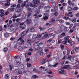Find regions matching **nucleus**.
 Wrapping results in <instances>:
<instances>
[{
    "instance_id": "1",
    "label": "nucleus",
    "mask_w": 79,
    "mask_h": 79,
    "mask_svg": "<svg viewBox=\"0 0 79 79\" xmlns=\"http://www.w3.org/2000/svg\"><path fill=\"white\" fill-rule=\"evenodd\" d=\"M28 0H26V1H25L24 2V3L23 4H22L21 5L22 7H23V6H24L26 5V7H29V2H28Z\"/></svg>"
},
{
    "instance_id": "2",
    "label": "nucleus",
    "mask_w": 79,
    "mask_h": 79,
    "mask_svg": "<svg viewBox=\"0 0 79 79\" xmlns=\"http://www.w3.org/2000/svg\"><path fill=\"white\" fill-rule=\"evenodd\" d=\"M45 67H43V69H41V72L44 74H48V71H47V69H45Z\"/></svg>"
},
{
    "instance_id": "3",
    "label": "nucleus",
    "mask_w": 79,
    "mask_h": 79,
    "mask_svg": "<svg viewBox=\"0 0 79 79\" xmlns=\"http://www.w3.org/2000/svg\"><path fill=\"white\" fill-rule=\"evenodd\" d=\"M67 42L69 43L70 45H72V44H71V40H65L63 42V44H67Z\"/></svg>"
},
{
    "instance_id": "4",
    "label": "nucleus",
    "mask_w": 79,
    "mask_h": 79,
    "mask_svg": "<svg viewBox=\"0 0 79 79\" xmlns=\"http://www.w3.org/2000/svg\"><path fill=\"white\" fill-rule=\"evenodd\" d=\"M38 45V47L40 48H43L44 47V44L42 43V42H41L40 43L37 44Z\"/></svg>"
},
{
    "instance_id": "5",
    "label": "nucleus",
    "mask_w": 79,
    "mask_h": 79,
    "mask_svg": "<svg viewBox=\"0 0 79 79\" xmlns=\"http://www.w3.org/2000/svg\"><path fill=\"white\" fill-rule=\"evenodd\" d=\"M48 63V67H54V68H55L57 65H58V63H56L54 65H52L49 64V63Z\"/></svg>"
},
{
    "instance_id": "6",
    "label": "nucleus",
    "mask_w": 79,
    "mask_h": 79,
    "mask_svg": "<svg viewBox=\"0 0 79 79\" xmlns=\"http://www.w3.org/2000/svg\"><path fill=\"white\" fill-rule=\"evenodd\" d=\"M34 50H35L36 51H37V50H39V49H40V48L38 44H37L34 47Z\"/></svg>"
},
{
    "instance_id": "7",
    "label": "nucleus",
    "mask_w": 79,
    "mask_h": 79,
    "mask_svg": "<svg viewBox=\"0 0 79 79\" xmlns=\"http://www.w3.org/2000/svg\"><path fill=\"white\" fill-rule=\"evenodd\" d=\"M33 3L34 4H36L37 3H40V0H33Z\"/></svg>"
},
{
    "instance_id": "8",
    "label": "nucleus",
    "mask_w": 79,
    "mask_h": 79,
    "mask_svg": "<svg viewBox=\"0 0 79 79\" xmlns=\"http://www.w3.org/2000/svg\"><path fill=\"white\" fill-rule=\"evenodd\" d=\"M58 74H63L64 73V70H59L58 72Z\"/></svg>"
},
{
    "instance_id": "9",
    "label": "nucleus",
    "mask_w": 79,
    "mask_h": 79,
    "mask_svg": "<svg viewBox=\"0 0 79 79\" xmlns=\"http://www.w3.org/2000/svg\"><path fill=\"white\" fill-rule=\"evenodd\" d=\"M14 64L15 65H16V67H18V66H19L20 64V62L18 61H15Z\"/></svg>"
},
{
    "instance_id": "10",
    "label": "nucleus",
    "mask_w": 79,
    "mask_h": 79,
    "mask_svg": "<svg viewBox=\"0 0 79 79\" xmlns=\"http://www.w3.org/2000/svg\"><path fill=\"white\" fill-rule=\"evenodd\" d=\"M24 44V41L23 39H21L20 40V42L18 43V44L19 45H22Z\"/></svg>"
},
{
    "instance_id": "11",
    "label": "nucleus",
    "mask_w": 79,
    "mask_h": 79,
    "mask_svg": "<svg viewBox=\"0 0 79 79\" xmlns=\"http://www.w3.org/2000/svg\"><path fill=\"white\" fill-rule=\"evenodd\" d=\"M26 22L27 24H30L32 23V20L31 19H27V20Z\"/></svg>"
},
{
    "instance_id": "12",
    "label": "nucleus",
    "mask_w": 79,
    "mask_h": 79,
    "mask_svg": "<svg viewBox=\"0 0 79 79\" xmlns=\"http://www.w3.org/2000/svg\"><path fill=\"white\" fill-rule=\"evenodd\" d=\"M4 11L3 9H1L0 10V14L2 15V16H4L5 15V14L4 13Z\"/></svg>"
},
{
    "instance_id": "13",
    "label": "nucleus",
    "mask_w": 79,
    "mask_h": 79,
    "mask_svg": "<svg viewBox=\"0 0 79 79\" xmlns=\"http://www.w3.org/2000/svg\"><path fill=\"white\" fill-rule=\"evenodd\" d=\"M24 65L23 64H21L19 66V69H24Z\"/></svg>"
},
{
    "instance_id": "14",
    "label": "nucleus",
    "mask_w": 79,
    "mask_h": 79,
    "mask_svg": "<svg viewBox=\"0 0 79 79\" xmlns=\"http://www.w3.org/2000/svg\"><path fill=\"white\" fill-rule=\"evenodd\" d=\"M63 18L65 20H68V19H69V21H71V19H70L69 18L66 16H64V17H63Z\"/></svg>"
},
{
    "instance_id": "15",
    "label": "nucleus",
    "mask_w": 79,
    "mask_h": 79,
    "mask_svg": "<svg viewBox=\"0 0 79 79\" xmlns=\"http://www.w3.org/2000/svg\"><path fill=\"white\" fill-rule=\"evenodd\" d=\"M27 45L28 47H30V48H31V43H28L27 44Z\"/></svg>"
},
{
    "instance_id": "16",
    "label": "nucleus",
    "mask_w": 79,
    "mask_h": 79,
    "mask_svg": "<svg viewBox=\"0 0 79 79\" xmlns=\"http://www.w3.org/2000/svg\"><path fill=\"white\" fill-rule=\"evenodd\" d=\"M50 6H45L44 7L45 10H46V9H48V10L47 11V12H49V10H50Z\"/></svg>"
},
{
    "instance_id": "17",
    "label": "nucleus",
    "mask_w": 79,
    "mask_h": 79,
    "mask_svg": "<svg viewBox=\"0 0 79 79\" xmlns=\"http://www.w3.org/2000/svg\"><path fill=\"white\" fill-rule=\"evenodd\" d=\"M40 52V55L42 56L44 55V53L43 52V50H40L39 51Z\"/></svg>"
},
{
    "instance_id": "18",
    "label": "nucleus",
    "mask_w": 79,
    "mask_h": 79,
    "mask_svg": "<svg viewBox=\"0 0 79 79\" xmlns=\"http://www.w3.org/2000/svg\"><path fill=\"white\" fill-rule=\"evenodd\" d=\"M69 66H70L69 65H67L65 66H64L63 68L64 69H69Z\"/></svg>"
},
{
    "instance_id": "19",
    "label": "nucleus",
    "mask_w": 79,
    "mask_h": 79,
    "mask_svg": "<svg viewBox=\"0 0 79 79\" xmlns=\"http://www.w3.org/2000/svg\"><path fill=\"white\" fill-rule=\"evenodd\" d=\"M35 31V29L34 27H31L30 28V32H34Z\"/></svg>"
},
{
    "instance_id": "20",
    "label": "nucleus",
    "mask_w": 79,
    "mask_h": 79,
    "mask_svg": "<svg viewBox=\"0 0 79 79\" xmlns=\"http://www.w3.org/2000/svg\"><path fill=\"white\" fill-rule=\"evenodd\" d=\"M15 10L17 13H19V12H21V10L19 9V8H16Z\"/></svg>"
},
{
    "instance_id": "21",
    "label": "nucleus",
    "mask_w": 79,
    "mask_h": 79,
    "mask_svg": "<svg viewBox=\"0 0 79 79\" xmlns=\"http://www.w3.org/2000/svg\"><path fill=\"white\" fill-rule=\"evenodd\" d=\"M19 71V70L18 69H16L13 71V73H17L18 74V73Z\"/></svg>"
},
{
    "instance_id": "22",
    "label": "nucleus",
    "mask_w": 79,
    "mask_h": 79,
    "mask_svg": "<svg viewBox=\"0 0 79 79\" xmlns=\"http://www.w3.org/2000/svg\"><path fill=\"white\" fill-rule=\"evenodd\" d=\"M10 5V2H7L5 3V6H9Z\"/></svg>"
},
{
    "instance_id": "23",
    "label": "nucleus",
    "mask_w": 79,
    "mask_h": 79,
    "mask_svg": "<svg viewBox=\"0 0 79 79\" xmlns=\"http://www.w3.org/2000/svg\"><path fill=\"white\" fill-rule=\"evenodd\" d=\"M5 37H8L9 36V34L8 33H6L4 34Z\"/></svg>"
},
{
    "instance_id": "24",
    "label": "nucleus",
    "mask_w": 79,
    "mask_h": 79,
    "mask_svg": "<svg viewBox=\"0 0 79 79\" xmlns=\"http://www.w3.org/2000/svg\"><path fill=\"white\" fill-rule=\"evenodd\" d=\"M68 10L69 11H71L72 10V8L69 6H68Z\"/></svg>"
},
{
    "instance_id": "25",
    "label": "nucleus",
    "mask_w": 79,
    "mask_h": 79,
    "mask_svg": "<svg viewBox=\"0 0 79 79\" xmlns=\"http://www.w3.org/2000/svg\"><path fill=\"white\" fill-rule=\"evenodd\" d=\"M26 27V25H24L23 26H20V28L21 29H25Z\"/></svg>"
},
{
    "instance_id": "26",
    "label": "nucleus",
    "mask_w": 79,
    "mask_h": 79,
    "mask_svg": "<svg viewBox=\"0 0 79 79\" xmlns=\"http://www.w3.org/2000/svg\"><path fill=\"white\" fill-rule=\"evenodd\" d=\"M39 28L41 31H45V28H42L41 27H39Z\"/></svg>"
},
{
    "instance_id": "27",
    "label": "nucleus",
    "mask_w": 79,
    "mask_h": 79,
    "mask_svg": "<svg viewBox=\"0 0 79 79\" xmlns=\"http://www.w3.org/2000/svg\"><path fill=\"white\" fill-rule=\"evenodd\" d=\"M23 49V48L21 46H20L19 47L18 50H19V51H21Z\"/></svg>"
},
{
    "instance_id": "28",
    "label": "nucleus",
    "mask_w": 79,
    "mask_h": 79,
    "mask_svg": "<svg viewBox=\"0 0 79 79\" xmlns=\"http://www.w3.org/2000/svg\"><path fill=\"white\" fill-rule=\"evenodd\" d=\"M58 10V7L57 6H56L54 8V12H56V11H57Z\"/></svg>"
},
{
    "instance_id": "29",
    "label": "nucleus",
    "mask_w": 79,
    "mask_h": 79,
    "mask_svg": "<svg viewBox=\"0 0 79 79\" xmlns=\"http://www.w3.org/2000/svg\"><path fill=\"white\" fill-rule=\"evenodd\" d=\"M32 13V12L30 11L29 13H28V15H27V17L29 18V17H30V16H31V14Z\"/></svg>"
},
{
    "instance_id": "30",
    "label": "nucleus",
    "mask_w": 79,
    "mask_h": 79,
    "mask_svg": "<svg viewBox=\"0 0 79 79\" xmlns=\"http://www.w3.org/2000/svg\"><path fill=\"white\" fill-rule=\"evenodd\" d=\"M77 19V18H74V19L72 20V22H73V23H76Z\"/></svg>"
},
{
    "instance_id": "31",
    "label": "nucleus",
    "mask_w": 79,
    "mask_h": 79,
    "mask_svg": "<svg viewBox=\"0 0 79 79\" xmlns=\"http://www.w3.org/2000/svg\"><path fill=\"white\" fill-rule=\"evenodd\" d=\"M5 78L6 79H9V78H10V77L8 76V74H6L5 75Z\"/></svg>"
},
{
    "instance_id": "32",
    "label": "nucleus",
    "mask_w": 79,
    "mask_h": 79,
    "mask_svg": "<svg viewBox=\"0 0 79 79\" xmlns=\"http://www.w3.org/2000/svg\"><path fill=\"white\" fill-rule=\"evenodd\" d=\"M67 55H69V53H70V50H69V49L68 48L67 49Z\"/></svg>"
},
{
    "instance_id": "33",
    "label": "nucleus",
    "mask_w": 79,
    "mask_h": 79,
    "mask_svg": "<svg viewBox=\"0 0 79 79\" xmlns=\"http://www.w3.org/2000/svg\"><path fill=\"white\" fill-rule=\"evenodd\" d=\"M58 21L61 24H62V23H64V21H63V20H59Z\"/></svg>"
},
{
    "instance_id": "34",
    "label": "nucleus",
    "mask_w": 79,
    "mask_h": 79,
    "mask_svg": "<svg viewBox=\"0 0 79 79\" xmlns=\"http://www.w3.org/2000/svg\"><path fill=\"white\" fill-rule=\"evenodd\" d=\"M54 21H55V19H52L51 21L49 22V23L52 24L54 23H53V22H54Z\"/></svg>"
},
{
    "instance_id": "35",
    "label": "nucleus",
    "mask_w": 79,
    "mask_h": 79,
    "mask_svg": "<svg viewBox=\"0 0 79 79\" xmlns=\"http://www.w3.org/2000/svg\"><path fill=\"white\" fill-rule=\"evenodd\" d=\"M46 62L45 61V59H43V60H42V64H45V63Z\"/></svg>"
},
{
    "instance_id": "36",
    "label": "nucleus",
    "mask_w": 79,
    "mask_h": 79,
    "mask_svg": "<svg viewBox=\"0 0 79 79\" xmlns=\"http://www.w3.org/2000/svg\"><path fill=\"white\" fill-rule=\"evenodd\" d=\"M60 28L61 30L62 31V30H63V29H64V27L63 26H62L60 27Z\"/></svg>"
},
{
    "instance_id": "37",
    "label": "nucleus",
    "mask_w": 79,
    "mask_h": 79,
    "mask_svg": "<svg viewBox=\"0 0 79 79\" xmlns=\"http://www.w3.org/2000/svg\"><path fill=\"white\" fill-rule=\"evenodd\" d=\"M43 19L44 20H47L48 19V17L47 16H45L43 18Z\"/></svg>"
},
{
    "instance_id": "38",
    "label": "nucleus",
    "mask_w": 79,
    "mask_h": 79,
    "mask_svg": "<svg viewBox=\"0 0 79 79\" xmlns=\"http://www.w3.org/2000/svg\"><path fill=\"white\" fill-rule=\"evenodd\" d=\"M21 8V6L19 4H18L17 5L16 8Z\"/></svg>"
},
{
    "instance_id": "39",
    "label": "nucleus",
    "mask_w": 79,
    "mask_h": 79,
    "mask_svg": "<svg viewBox=\"0 0 79 79\" xmlns=\"http://www.w3.org/2000/svg\"><path fill=\"white\" fill-rule=\"evenodd\" d=\"M60 48L61 50H63L64 48V46L63 45H60Z\"/></svg>"
},
{
    "instance_id": "40",
    "label": "nucleus",
    "mask_w": 79,
    "mask_h": 79,
    "mask_svg": "<svg viewBox=\"0 0 79 79\" xmlns=\"http://www.w3.org/2000/svg\"><path fill=\"white\" fill-rule=\"evenodd\" d=\"M9 69L10 71H11V69H12V68H13V65H9Z\"/></svg>"
},
{
    "instance_id": "41",
    "label": "nucleus",
    "mask_w": 79,
    "mask_h": 79,
    "mask_svg": "<svg viewBox=\"0 0 79 79\" xmlns=\"http://www.w3.org/2000/svg\"><path fill=\"white\" fill-rule=\"evenodd\" d=\"M4 51L5 52H6L7 51H8V48H4Z\"/></svg>"
},
{
    "instance_id": "42",
    "label": "nucleus",
    "mask_w": 79,
    "mask_h": 79,
    "mask_svg": "<svg viewBox=\"0 0 79 79\" xmlns=\"http://www.w3.org/2000/svg\"><path fill=\"white\" fill-rule=\"evenodd\" d=\"M52 23H51L50 22H49V23H46V26H51V25H52Z\"/></svg>"
},
{
    "instance_id": "43",
    "label": "nucleus",
    "mask_w": 79,
    "mask_h": 79,
    "mask_svg": "<svg viewBox=\"0 0 79 79\" xmlns=\"http://www.w3.org/2000/svg\"><path fill=\"white\" fill-rule=\"evenodd\" d=\"M77 8H78L77 7H75L73 9V10H74V11H76L77 10Z\"/></svg>"
},
{
    "instance_id": "44",
    "label": "nucleus",
    "mask_w": 79,
    "mask_h": 79,
    "mask_svg": "<svg viewBox=\"0 0 79 79\" xmlns=\"http://www.w3.org/2000/svg\"><path fill=\"white\" fill-rule=\"evenodd\" d=\"M10 10L11 11H13L15 10V8L14 7H11Z\"/></svg>"
},
{
    "instance_id": "45",
    "label": "nucleus",
    "mask_w": 79,
    "mask_h": 79,
    "mask_svg": "<svg viewBox=\"0 0 79 79\" xmlns=\"http://www.w3.org/2000/svg\"><path fill=\"white\" fill-rule=\"evenodd\" d=\"M69 36H68L64 38V40H69Z\"/></svg>"
},
{
    "instance_id": "46",
    "label": "nucleus",
    "mask_w": 79,
    "mask_h": 79,
    "mask_svg": "<svg viewBox=\"0 0 79 79\" xmlns=\"http://www.w3.org/2000/svg\"><path fill=\"white\" fill-rule=\"evenodd\" d=\"M58 40V43L60 44V43H61V40L60 38H58L57 39Z\"/></svg>"
},
{
    "instance_id": "47",
    "label": "nucleus",
    "mask_w": 79,
    "mask_h": 79,
    "mask_svg": "<svg viewBox=\"0 0 79 79\" xmlns=\"http://www.w3.org/2000/svg\"><path fill=\"white\" fill-rule=\"evenodd\" d=\"M55 42V40H52V39H51V43H52V44H53V43H54Z\"/></svg>"
},
{
    "instance_id": "48",
    "label": "nucleus",
    "mask_w": 79,
    "mask_h": 79,
    "mask_svg": "<svg viewBox=\"0 0 79 79\" xmlns=\"http://www.w3.org/2000/svg\"><path fill=\"white\" fill-rule=\"evenodd\" d=\"M79 47H77L75 49V51L76 52H79Z\"/></svg>"
},
{
    "instance_id": "49",
    "label": "nucleus",
    "mask_w": 79,
    "mask_h": 79,
    "mask_svg": "<svg viewBox=\"0 0 79 79\" xmlns=\"http://www.w3.org/2000/svg\"><path fill=\"white\" fill-rule=\"evenodd\" d=\"M16 4H14L11 6L10 7L15 8V7H16Z\"/></svg>"
},
{
    "instance_id": "50",
    "label": "nucleus",
    "mask_w": 79,
    "mask_h": 79,
    "mask_svg": "<svg viewBox=\"0 0 79 79\" xmlns=\"http://www.w3.org/2000/svg\"><path fill=\"white\" fill-rule=\"evenodd\" d=\"M68 2L69 3V4L70 5H72V2L71 1H70V0H69Z\"/></svg>"
},
{
    "instance_id": "51",
    "label": "nucleus",
    "mask_w": 79,
    "mask_h": 79,
    "mask_svg": "<svg viewBox=\"0 0 79 79\" xmlns=\"http://www.w3.org/2000/svg\"><path fill=\"white\" fill-rule=\"evenodd\" d=\"M22 2H23V0H18V3H22Z\"/></svg>"
},
{
    "instance_id": "52",
    "label": "nucleus",
    "mask_w": 79,
    "mask_h": 79,
    "mask_svg": "<svg viewBox=\"0 0 79 79\" xmlns=\"http://www.w3.org/2000/svg\"><path fill=\"white\" fill-rule=\"evenodd\" d=\"M65 15L66 16H68V17L70 16L69 15V14L68 13H66L65 14Z\"/></svg>"
},
{
    "instance_id": "53",
    "label": "nucleus",
    "mask_w": 79,
    "mask_h": 79,
    "mask_svg": "<svg viewBox=\"0 0 79 79\" xmlns=\"http://www.w3.org/2000/svg\"><path fill=\"white\" fill-rule=\"evenodd\" d=\"M3 31V28H2V26H0V31Z\"/></svg>"
},
{
    "instance_id": "54",
    "label": "nucleus",
    "mask_w": 79,
    "mask_h": 79,
    "mask_svg": "<svg viewBox=\"0 0 79 79\" xmlns=\"http://www.w3.org/2000/svg\"><path fill=\"white\" fill-rule=\"evenodd\" d=\"M33 70L34 71H35V72H37V71H38V70H37L35 69H34Z\"/></svg>"
},
{
    "instance_id": "55",
    "label": "nucleus",
    "mask_w": 79,
    "mask_h": 79,
    "mask_svg": "<svg viewBox=\"0 0 79 79\" xmlns=\"http://www.w3.org/2000/svg\"><path fill=\"white\" fill-rule=\"evenodd\" d=\"M29 51L30 52H33L34 51V49L32 48H30V49H29Z\"/></svg>"
},
{
    "instance_id": "56",
    "label": "nucleus",
    "mask_w": 79,
    "mask_h": 79,
    "mask_svg": "<svg viewBox=\"0 0 79 79\" xmlns=\"http://www.w3.org/2000/svg\"><path fill=\"white\" fill-rule=\"evenodd\" d=\"M41 37V35H38L36 37L37 38H40Z\"/></svg>"
},
{
    "instance_id": "57",
    "label": "nucleus",
    "mask_w": 79,
    "mask_h": 79,
    "mask_svg": "<svg viewBox=\"0 0 79 79\" xmlns=\"http://www.w3.org/2000/svg\"><path fill=\"white\" fill-rule=\"evenodd\" d=\"M27 67H30V66H31V64H27Z\"/></svg>"
},
{
    "instance_id": "58",
    "label": "nucleus",
    "mask_w": 79,
    "mask_h": 79,
    "mask_svg": "<svg viewBox=\"0 0 79 79\" xmlns=\"http://www.w3.org/2000/svg\"><path fill=\"white\" fill-rule=\"evenodd\" d=\"M51 39H50L49 40H48L47 41V42H48V43H49L50 42H51Z\"/></svg>"
},
{
    "instance_id": "59",
    "label": "nucleus",
    "mask_w": 79,
    "mask_h": 79,
    "mask_svg": "<svg viewBox=\"0 0 79 79\" xmlns=\"http://www.w3.org/2000/svg\"><path fill=\"white\" fill-rule=\"evenodd\" d=\"M15 78L16 79H19V76H16V77H15Z\"/></svg>"
},
{
    "instance_id": "60",
    "label": "nucleus",
    "mask_w": 79,
    "mask_h": 79,
    "mask_svg": "<svg viewBox=\"0 0 79 79\" xmlns=\"http://www.w3.org/2000/svg\"><path fill=\"white\" fill-rule=\"evenodd\" d=\"M19 20H20V19H19V18L17 19L16 20V22H19Z\"/></svg>"
},
{
    "instance_id": "61",
    "label": "nucleus",
    "mask_w": 79,
    "mask_h": 79,
    "mask_svg": "<svg viewBox=\"0 0 79 79\" xmlns=\"http://www.w3.org/2000/svg\"><path fill=\"white\" fill-rule=\"evenodd\" d=\"M48 36V34H46L44 35V37H47Z\"/></svg>"
},
{
    "instance_id": "62",
    "label": "nucleus",
    "mask_w": 79,
    "mask_h": 79,
    "mask_svg": "<svg viewBox=\"0 0 79 79\" xmlns=\"http://www.w3.org/2000/svg\"><path fill=\"white\" fill-rule=\"evenodd\" d=\"M76 65H79V62L78 61L76 62Z\"/></svg>"
},
{
    "instance_id": "63",
    "label": "nucleus",
    "mask_w": 79,
    "mask_h": 79,
    "mask_svg": "<svg viewBox=\"0 0 79 79\" xmlns=\"http://www.w3.org/2000/svg\"><path fill=\"white\" fill-rule=\"evenodd\" d=\"M9 24H11V23H12V21L11 20H10L9 21Z\"/></svg>"
},
{
    "instance_id": "64",
    "label": "nucleus",
    "mask_w": 79,
    "mask_h": 79,
    "mask_svg": "<svg viewBox=\"0 0 79 79\" xmlns=\"http://www.w3.org/2000/svg\"><path fill=\"white\" fill-rule=\"evenodd\" d=\"M73 53H74V51L72 50L71 52V54H73Z\"/></svg>"
}]
</instances>
